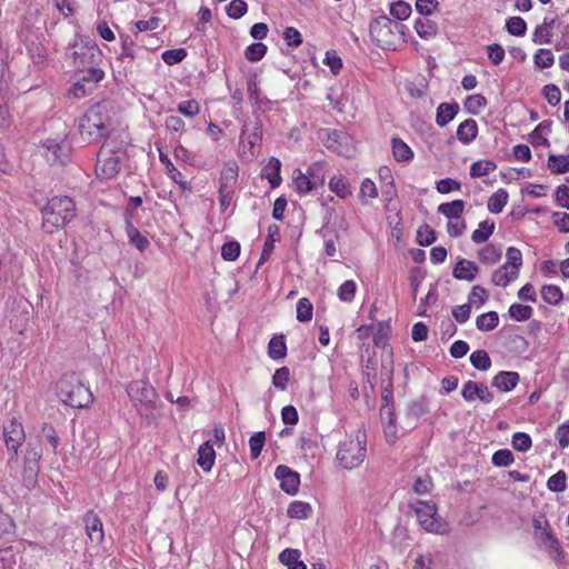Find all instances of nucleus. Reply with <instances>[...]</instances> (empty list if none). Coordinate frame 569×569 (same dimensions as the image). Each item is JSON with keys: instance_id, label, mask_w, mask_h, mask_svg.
Returning a JSON list of instances; mask_svg holds the SVG:
<instances>
[{"instance_id": "5fc2aeb1", "label": "nucleus", "mask_w": 569, "mask_h": 569, "mask_svg": "<svg viewBox=\"0 0 569 569\" xmlns=\"http://www.w3.org/2000/svg\"><path fill=\"white\" fill-rule=\"evenodd\" d=\"M533 61L537 67L546 69L553 64L555 57L550 49H539L535 53Z\"/></svg>"}, {"instance_id": "58836bf2", "label": "nucleus", "mask_w": 569, "mask_h": 569, "mask_svg": "<svg viewBox=\"0 0 569 569\" xmlns=\"http://www.w3.org/2000/svg\"><path fill=\"white\" fill-rule=\"evenodd\" d=\"M497 169V164L492 160H478L470 167V176L480 178L489 174Z\"/></svg>"}, {"instance_id": "7c9ffc66", "label": "nucleus", "mask_w": 569, "mask_h": 569, "mask_svg": "<svg viewBox=\"0 0 569 569\" xmlns=\"http://www.w3.org/2000/svg\"><path fill=\"white\" fill-rule=\"evenodd\" d=\"M293 182L296 184V189L300 194H307L312 190L317 189L315 182L303 173L300 169H296L293 171Z\"/></svg>"}, {"instance_id": "6e6552de", "label": "nucleus", "mask_w": 569, "mask_h": 569, "mask_svg": "<svg viewBox=\"0 0 569 569\" xmlns=\"http://www.w3.org/2000/svg\"><path fill=\"white\" fill-rule=\"evenodd\" d=\"M402 24L393 22L386 14L377 17L369 26V32L378 47L389 48L393 43L396 31H401Z\"/></svg>"}, {"instance_id": "680f3d73", "label": "nucleus", "mask_w": 569, "mask_h": 569, "mask_svg": "<svg viewBox=\"0 0 569 569\" xmlns=\"http://www.w3.org/2000/svg\"><path fill=\"white\" fill-rule=\"evenodd\" d=\"M187 57V50L183 48L179 49H169L163 51L162 60L168 66H173L181 62Z\"/></svg>"}, {"instance_id": "412c9836", "label": "nucleus", "mask_w": 569, "mask_h": 569, "mask_svg": "<svg viewBox=\"0 0 569 569\" xmlns=\"http://www.w3.org/2000/svg\"><path fill=\"white\" fill-rule=\"evenodd\" d=\"M478 134V124L473 119H466L458 126L457 138L463 144L472 142Z\"/></svg>"}, {"instance_id": "f03ea898", "label": "nucleus", "mask_w": 569, "mask_h": 569, "mask_svg": "<svg viewBox=\"0 0 569 569\" xmlns=\"http://www.w3.org/2000/svg\"><path fill=\"white\" fill-rule=\"evenodd\" d=\"M367 457V436L365 431L357 430L346 437L338 445L336 459L347 470L358 468Z\"/></svg>"}, {"instance_id": "864d4df0", "label": "nucleus", "mask_w": 569, "mask_h": 569, "mask_svg": "<svg viewBox=\"0 0 569 569\" xmlns=\"http://www.w3.org/2000/svg\"><path fill=\"white\" fill-rule=\"evenodd\" d=\"M487 106V99L482 94H471L465 101V108L471 114H477Z\"/></svg>"}, {"instance_id": "9d476101", "label": "nucleus", "mask_w": 569, "mask_h": 569, "mask_svg": "<svg viewBox=\"0 0 569 569\" xmlns=\"http://www.w3.org/2000/svg\"><path fill=\"white\" fill-rule=\"evenodd\" d=\"M43 154L50 164H66L70 159L71 146L64 139H47L42 142Z\"/></svg>"}, {"instance_id": "473e14b6", "label": "nucleus", "mask_w": 569, "mask_h": 569, "mask_svg": "<svg viewBox=\"0 0 569 569\" xmlns=\"http://www.w3.org/2000/svg\"><path fill=\"white\" fill-rule=\"evenodd\" d=\"M508 202V192L505 189L497 190L488 200V210L491 213H500Z\"/></svg>"}, {"instance_id": "c85d7f7f", "label": "nucleus", "mask_w": 569, "mask_h": 569, "mask_svg": "<svg viewBox=\"0 0 569 569\" xmlns=\"http://www.w3.org/2000/svg\"><path fill=\"white\" fill-rule=\"evenodd\" d=\"M429 400L427 397L421 396L420 398L411 401L407 408V418L418 420L420 417L428 412Z\"/></svg>"}, {"instance_id": "5701e85b", "label": "nucleus", "mask_w": 569, "mask_h": 569, "mask_svg": "<svg viewBox=\"0 0 569 569\" xmlns=\"http://www.w3.org/2000/svg\"><path fill=\"white\" fill-rule=\"evenodd\" d=\"M280 168V160L271 157L269 162L262 169V177L269 181L271 188H276L281 183Z\"/></svg>"}, {"instance_id": "20e7f679", "label": "nucleus", "mask_w": 569, "mask_h": 569, "mask_svg": "<svg viewBox=\"0 0 569 569\" xmlns=\"http://www.w3.org/2000/svg\"><path fill=\"white\" fill-rule=\"evenodd\" d=\"M126 391L141 418L148 423L154 420L153 409L158 393L146 380H134L128 383Z\"/></svg>"}, {"instance_id": "ddd939ff", "label": "nucleus", "mask_w": 569, "mask_h": 569, "mask_svg": "<svg viewBox=\"0 0 569 569\" xmlns=\"http://www.w3.org/2000/svg\"><path fill=\"white\" fill-rule=\"evenodd\" d=\"M93 126L98 127L104 136H108L109 129L112 126L110 108L107 102L97 103L92 106L84 114Z\"/></svg>"}, {"instance_id": "2eb2a0df", "label": "nucleus", "mask_w": 569, "mask_h": 569, "mask_svg": "<svg viewBox=\"0 0 569 569\" xmlns=\"http://www.w3.org/2000/svg\"><path fill=\"white\" fill-rule=\"evenodd\" d=\"M274 476L280 480V488L288 495H296L299 490L300 476L288 466L280 465L276 468Z\"/></svg>"}, {"instance_id": "4468645a", "label": "nucleus", "mask_w": 569, "mask_h": 569, "mask_svg": "<svg viewBox=\"0 0 569 569\" xmlns=\"http://www.w3.org/2000/svg\"><path fill=\"white\" fill-rule=\"evenodd\" d=\"M461 396L466 401L479 399L483 403H490L493 400V393L483 382L468 380L463 383Z\"/></svg>"}, {"instance_id": "f8f14e48", "label": "nucleus", "mask_w": 569, "mask_h": 569, "mask_svg": "<svg viewBox=\"0 0 569 569\" xmlns=\"http://www.w3.org/2000/svg\"><path fill=\"white\" fill-rule=\"evenodd\" d=\"M77 42L69 44L67 56L71 58L77 67L91 66L101 56V51L96 43L87 42L79 50L73 49Z\"/></svg>"}, {"instance_id": "39448f33", "label": "nucleus", "mask_w": 569, "mask_h": 569, "mask_svg": "<svg viewBox=\"0 0 569 569\" xmlns=\"http://www.w3.org/2000/svg\"><path fill=\"white\" fill-rule=\"evenodd\" d=\"M126 149L121 143L104 141L97 154L96 172L102 179H112L121 170Z\"/></svg>"}, {"instance_id": "a211bd4d", "label": "nucleus", "mask_w": 569, "mask_h": 569, "mask_svg": "<svg viewBox=\"0 0 569 569\" xmlns=\"http://www.w3.org/2000/svg\"><path fill=\"white\" fill-rule=\"evenodd\" d=\"M519 378L518 372L500 371L492 378L491 386L502 392H509L516 388L519 382Z\"/></svg>"}, {"instance_id": "dca6fc26", "label": "nucleus", "mask_w": 569, "mask_h": 569, "mask_svg": "<svg viewBox=\"0 0 569 569\" xmlns=\"http://www.w3.org/2000/svg\"><path fill=\"white\" fill-rule=\"evenodd\" d=\"M83 522L90 541L100 545L104 537L101 519L93 511H88L83 517Z\"/></svg>"}, {"instance_id": "72a5a7b5", "label": "nucleus", "mask_w": 569, "mask_h": 569, "mask_svg": "<svg viewBox=\"0 0 569 569\" xmlns=\"http://www.w3.org/2000/svg\"><path fill=\"white\" fill-rule=\"evenodd\" d=\"M380 418L385 428V433L387 436L396 435V413L393 406L381 407Z\"/></svg>"}, {"instance_id": "bf43d9fd", "label": "nucleus", "mask_w": 569, "mask_h": 569, "mask_svg": "<svg viewBox=\"0 0 569 569\" xmlns=\"http://www.w3.org/2000/svg\"><path fill=\"white\" fill-rule=\"evenodd\" d=\"M491 461L496 467H508L515 461V458L509 449H500L492 455Z\"/></svg>"}, {"instance_id": "4c0bfd02", "label": "nucleus", "mask_w": 569, "mask_h": 569, "mask_svg": "<svg viewBox=\"0 0 569 569\" xmlns=\"http://www.w3.org/2000/svg\"><path fill=\"white\" fill-rule=\"evenodd\" d=\"M499 323V316L496 311H489L480 315L476 319V326L480 331H491Z\"/></svg>"}, {"instance_id": "a19ab883", "label": "nucleus", "mask_w": 569, "mask_h": 569, "mask_svg": "<svg viewBox=\"0 0 569 569\" xmlns=\"http://www.w3.org/2000/svg\"><path fill=\"white\" fill-rule=\"evenodd\" d=\"M471 365L480 371H487L491 367V359L486 350H476L470 356Z\"/></svg>"}, {"instance_id": "e2e57ef3", "label": "nucleus", "mask_w": 569, "mask_h": 569, "mask_svg": "<svg viewBox=\"0 0 569 569\" xmlns=\"http://www.w3.org/2000/svg\"><path fill=\"white\" fill-rule=\"evenodd\" d=\"M507 262L503 266H507V268L511 267V271H517L522 264V254L521 251L515 247H509L507 249Z\"/></svg>"}, {"instance_id": "c9c22d12", "label": "nucleus", "mask_w": 569, "mask_h": 569, "mask_svg": "<svg viewBox=\"0 0 569 569\" xmlns=\"http://www.w3.org/2000/svg\"><path fill=\"white\" fill-rule=\"evenodd\" d=\"M274 234H277V236L279 234V228H278V226L272 224L268 228V238L266 239V241L263 243L262 252H261L260 259L258 261L257 268H259L262 263H264L269 259V257L274 248V246H273V242H274L273 236Z\"/></svg>"}, {"instance_id": "6ab92c4d", "label": "nucleus", "mask_w": 569, "mask_h": 569, "mask_svg": "<svg viewBox=\"0 0 569 569\" xmlns=\"http://www.w3.org/2000/svg\"><path fill=\"white\" fill-rule=\"evenodd\" d=\"M214 460L216 451L211 441L208 440L198 448L197 463L204 472H209L214 465Z\"/></svg>"}, {"instance_id": "603ef678", "label": "nucleus", "mask_w": 569, "mask_h": 569, "mask_svg": "<svg viewBox=\"0 0 569 569\" xmlns=\"http://www.w3.org/2000/svg\"><path fill=\"white\" fill-rule=\"evenodd\" d=\"M266 435L263 431L254 432L249 439L250 456L252 459H257L264 446Z\"/></svg>"}, {"instance_id": "f704fd0d", "label": "nucleus", "mask_w": 569, "mask_h": 569, "mask_svg": "<svg viewBox=\"0 0 569 569\" xmlns=\"http://www.w3.org/2000/svg\"><path fill=\"white\" fill-rule=\"evenodd\" d=\"M495 231V222L490 220H485L479 223L478 229H476L472 234L471 239L475 243H482L486 242L490 236Z\"/></svg>"}, {"instance_id": "bb28decb", "label": "nucleus", "mask_w": 569, "mask_h": 569, "mask_svg": "<svg viewBox=\"0 0 569 569\" xmlns=\"http://www.w3.org/2000/svg\"><path fill=\"white\" fill-rule=\"evenodd\" d=\"M311 513V505L300 500L292 501L287 509L288 517L292 519H307Z\"/></svg>"}, {"instance_id": "6e6d98bb", "label": "nucleus", "mask_w": 569, "mask_h": 569, "mask_svg": "<svg viewBox=\"0 0 569 569\" xmlns=\"http://www.w3.org/2000/svg\"><path fill=\"white\" fill-rule=\"evenodd\" d=\"M357 284L353 280H346L338 288V297L343 302H351L355 299Z\"/></svg>"}, {"instance_id": "0eeeda50", "label": "nucleus", "mask_w": 569, "mask_h": 569, "mask_svg": "<svg viewBox=\"0 0 569 569\" xmlns=\"http://www.w3.org/2000/svg\"><path fill=\"white\" fill-rule=\"evenodd\" d=\"M2 435L4 445L10 451L7 466L11 471L18 465V451L26 440V433L22 425L16 418H12L3 425Z\"/></svg>"}, {"instance_id": "423d86ee", "label": "nucleus", "mask_w": 569, "mask_h": 569, "mask_svg": "<svg viewBox=\"0 0 569 569\" xmlns=\"http://www.w3.org/2000/svg\"><path fill=\"white\" fill-rule=\"evenodd\" d=\"M410 507L415 510L418 522L425 531L437 535L448 532V525L438 516L435 503L416 500L410 503Z\"/></svg>"}, {"instance_id": "c03bdc74", "label": "nucleus", "mask_w": 569, "mask_h": 569, "mask_svg": "<svg viewBox=\"0 0 569 569\" xmlns=\"http://www.w3.org/2000/svg\"><path fill=\"white\" fill-rule=\"evenodd\" d=\"M532 308L527 305L513 303L509 307V316L516 321H527L532 316Z\"/></svg>"}, {"instance_id": "8fccbe9b", "label": "nucleus", "mask_w": 569, "mask_h": 569, "mask_svg": "<svg viewBox=\"0 0 569 569\" xmlns=\"http://www.w3.org/2000/svg\"><path fill=\"white\" fill-rule=\"evenodd\" d=\"M437 239L436 231L428 224L419 227L417 230V242L419 246L428 247L432 244Z\"/></svg>"}, {"instance_id": "774afa93", "label": "nucleus", "mask_w": 569, "mask_h": 569, "mask_svg": "<svg viewBox=\"0 0 569 569\" xmlns=\"http://www.w3.org/2000/svg\"><path fill=\"white\" fill-rule=\"evenodd\" d=\"M555 437L561 449L569 446V420L558 426Z\"/></svg>"}, {"instance_id": "2f4dec72", "label": "nucleus", "mask_w": 569, "mask_h": 569, "mask_svg": "<svg viewBox=\"0 0 569 569\" xmlns=\"http://www.w3.org/2000/svg\"><path fill=\"white\" fill-rule=\"evenodd\" d=\"M501 249L497 246L489 243L478 252L479 260L485 264H495L501 259Z\"/></svg>"}, {"instance_id": "cd10ccee", "label": "nucleus", "mask_w": 569, "mask_h": 569, "mask_svg": "<svg viewBox=\"0 0 569 569\" xmlns=\"http://www.w3.org/2000/svg\"><path fill=\"white\" fill-rule=\"evenodd\" d=\"M268 356L272 360H280L287 356V346L283 336H274L268 345Z\"/></svg>"}, {"instance_id": "c756f323", "label": "nucleus", "mask_w": 569, "mask_h": 569, "mask_svg": "<svg viewBox=\"0 0 569 569\" xmlns=\"http://www.w3.org/2000/svg\"><path fill=\"white\" fill-rule=\"evenodd\" d=\"M547 166L552 173H567L569 172V154H549Z\"/></svg>"}, {"instance_id": "49530a36", "label": "nucleus", "mask_w": 569, "mask_h": 569, "mask_svg": "<svg viewBox=\"0 0 569 569\" xmlns=\"http://www.w3.org/2000/svg\"><path fill=\"white\" fill-rule=\"evenodd\" d=\"M391 331V327L389 322L380 321L377 325V330L373 335V343L377 347L385 348L387 346V341L389 339V335Z\"/></svg>"}, {"instance_id": "338daca9", "label": "nucleus", "mask_w": 569, "mask_h": 569, "mask_svg": "<svg viewBox=\"0 0 569 569\" xmlns=\"http://www.w3.org/2000/svg\"><path fill=\"white\" fill-rule=\"evenodd\" d=\"M104 77V71L100 68H96V67H90L87 72L81 77V81L84 82L86 84H89L90 86V89H92V87L100 82Z\"/></svg>"}, {"instance_id": "e433bc0d", "label": "nucleus", "mask_w": 569, "mask_h": 569, "mask_svg": "<svg viewBox=\"0 0 569 569\" xmlns=\"http://www.w3.org/2000/svg\"><path fill=\"white\" fill-rule=\"evenodd\" d=\"M329 188L340 198H346L351 194L350 183L342 176H333L329 181Z\"/></svg>"}, {"instance_id": "7ed1b4c3", "label": "nucleus", "mask_w": 569, "mask_h": 569, "mask_svg": "<svg viewBox=\"0 0 569 569\" xmlns=\"http://www.w3.org/2000/svg\"><path fill=\"white\" fill-rule=\"evenodd\" d=\"M57 395L67 406L84 408L92 402V393L76 373L63 375L57 383Z\"/></svg>"}, {"instance_id": "ea45409f", "label": "nucleus", "mask_w": 569, "mask_h": 569, "mask_svg": "<svg viewBox=\"0 0 569 569\" xmlns=\"http://www.w3.org/2000/svg\"><path fill=\"white\" fill-rule=\"evenodd\" d=\"M507 266H502L492 272L491 280L496 286L507 287L509 282L517 278V271H507Z\"/></svg>"}, {"instance_id": "3c124183", "label": "nucleus", "mask_w": 569, "mask_h": 569, "mask_svg": "<svg viewBox=\"0 0 569 569\" xmlns=\"http://www.w3.org/2000/svg\"><path fill=\"white\" fill-rule=\"evenodd\" d=\"M313 306L307 298H300L297 302V319L300 322L310 321L312 319Z\"/></svg>"}, {"instance_id": "4d7b16f0", "label": "nucleus", "mask_w": 569, "mask_h": 569, "mask_svg": "<svg viewBox=\"0 0 569 569\" xmlns=\"http://www.w3.org/2000/svg\"><path fill=\"white\" fill-rule=\"evenodd\" d=\"M511 443L517 451L527 452L532 446V440L526 432H516L512 436Z\"/></svg>"}, {"instance_id": "9b49d317", "label": "nucleus", "mask_w": 569, "mask_h": 569, "mask_svg": "<svg viewBox=\"0 0 569 569\" xmlns=\"http://www.w3.org/2000/svg\"><path fill=\"white\" fill-rule=\"evenodd\" d=\"M262 141V123L257 119L253 123L251 132H247V126L243 127L240 136V144L242 147V156L251 160L259 153Z\"/></svg>"}, {"instance_id": "a878e982", "label": "nucleus", "mask_w": 569, "mask_h": 569, "mask_svg": "<svg viewBox=\"0 0 569 569\" xmlns=\"http://www.w3.org/2000/svg\"><path fill=\"white\" fill-rule=\"evenodd\" d=\"M415 29L422 39L433 38L438 33V24L428 18H419L415 22Z\"/></svg>"}, {"instance_id": "052dcab7", "label": "nucleus", "mask_w": 569, "mask_h": 569, "mask_svg": "<svg viewBox=\"0 0 569 569\" xmlns=\"http://www.w3.org/2000/svg\"><path fill=\"white\" fill-rule=\"evenodd\" d=\"M325 166L321 162H313L309 168L307 169V176L310 177L312 182H315V186H323L325 183Z\"/></svg>"}, {"instance_id": "4be33fe9", "label": "nucleus", "mask_w": 569, "mask_h": 569, "mask_svg": "<svg viewBox=\"0 0 569 569\" xmlns=\"http://www.w3.org/2000/svg\"><path fill=\"white\" fill-rule=\"evenodd\" d=\"M459 112V104L457 102L447 103L442 102L437 108L436 122L439 127L447 126L456 114Z\"/></svg>"}, {"instance_id": "37998d69", "label": "nucleus", "mask_w": 569, "mask_h": 569, "mask_svg": "<svg viewBox=\"0 0 569 569\" xmlns=\"http://www.w3.org/2000/svg\"><path fill=\"white\" fill-rule=\"evenodd\" d=\"M547 488L552 492H563L567 488V475L563 470L557 471L547 481Z\"/></svg>"}, {"instance_id": "aec40b11", "label": "nucleus", "mask_w": 569, "mask_h": 569, "mask_svg": "<svg viewBox=\"0 0 569 569\" xmlns=\"http://www.w3.org/2000/svg\"><path fill=\"white\" fill-rule=\"evenodd\" d=\"M79 131L81 134V138L89 142H98L100 139L106 138L104 133L99 130L98 127L93 126L91 121H89L84 116L80 118L79 121Z\"/></svg>"}, {"instance_id": "a18cd8bd", "label": "nucleus", "mask_w": 569, "mask_h": 569, "mask_svg": "<svg viewBox=\"0 0 569 569\" xmlns=\"http://www.w3.org/2000/svg\"><path fill=\"white\" fill-rule=\"evenodd\" d=\"M411 6L403 1V0H398L396 2H392L391 6H390V14L398 19V20H406L410 17L411 14Z\"/></svg>"}, {"instance_id": "0e129e2a", "label": "nucleus", "mask_w": 569, "mask_h": 569, "mask_svg": "<svg viewBox=\"0 0 569 569\" xmlns=\"http://www.w3.org/2000/svg\"><path fill=\"white\" fill-rule=\"evenodd\" d=\"M240 254V243L228 241L221 247V257L227 261H234Z\"/></svg>"}, {"instance_id": "f257e3e1", "label": "nucleus", "mask_w": 569, "mask_h": 569, "mask_svg": "<svg viewBox=\"0 0 569 569\" xmlns=\"http://www.w3.org/2000/svg\"><path fill=\"white\" fill-rule=\"evenodd\" d=\"M42 229L47 233H53L63 228L76 216V204L67 196L53 197L41 209Z\"/></svg>"}, {"instance_id": "de8ad7c7", "label": "nucleus", "mask_w": 569, "mask_h": 569, "mask_svg": "<svg viewBox=\"0 0 569 569\" xmlns=\"http://www.w3.org/2000/svg\"><path fill=\"white\" fill-rule=\"evenodd\" d=\"M267 53V46L262 42H254L247 47L244 57L248 61H260Z\"/></svg>"}, {"instance_id": "393cba45", "label": "nucleus", "mask_w": 569, "mask_h": 569, "mask_svg": "<svg viewBox=\"0 0 569 569\" xmlns=\"http://www.w3.org/2000/svg\"><path fill=\"white\" fill-rule=\"evenodd\" d=\"M392 153L398 162H409L413 158L411 148L400 138L391 140Z\"/></svg>"}, {"instance_id": "1a4fd4ad", "label": "nucleus", "mask_w": 569, "mask_h": 569, "mask_svg": "<svg viewBox=\"0 0 569 569\" xmlns=\"http://www.w3.org/2000/svg\"><path fill=\"white\" fill-rule=\"evenodd\" d=\"M40 459H41V450L38 446H32L28 443L26 452L23 455V467L21 472V478L23 486L31 490L38 483V475L40 471Z\"/></svg>"}, {"instance_id": "09e8293b", "label": "nucleus", "mask_w": 569, "mask_h": 569, "mask_svg": "<svg viewBox=\"0 0 569 569\" xmlns=\"http://www.w3.org/2000/svg\"><path fill=\"white\" fill-rule=\"evenodd\" d=\"M506 29L511 36L522 37L527 31V23L521 17H511L506 22Z\"/></svg>"}, {"instance_id": "69168bd1", "label": "nucleus", "mask_w": 569, "mask_h": 569, "mask_svg": "<svg viewBox=\"0 0 569 569\" xmlns=\"http://www.w3.org/2000/svg\"><path fill=\"white\" fill-rule=\"evenodd\" d=\"M552 34L553 33L541 23L536 27L532 33V41L538 44H549L551 43Z\"/></svg>"}, {"instance_id": "79ce46f5", "label": "nucleus", "mask_w": 569, "mask_h": 569, "mask_svg": "<svg viewBox=\"0 0 569 569\" xmlns=\"http://www.w3.org/2000/svg\"><path fill=\"white\" fill-rule=\"evenodd\" d=\"M541 296L545 302L556 306L562 300V291L558 286L546 284L541 289Z\"/></svg>"}, {"instance_id": "13d9d810", "label": "nucleus", "mask_w": 569, "mask_h": 569, "mask_svg": "<svg viewBox=\"0 0 569 569\" xmlns=\"http://www.w3.org/2000/svg\"><path fill=\"white\" fill-rule=\"evenodd\" d=\"M248 10L247 2L243 0H232L227 7L226 12L231 19H240Z\"/></svg>"}, {"instance_id": "f3484780", "label": "nucleus", "mask_w": 569, "mask_h": 569, "mask_svg": "<svg viewBox=\"0 0 569 569\" xmlns=\"http://www.w3.org/2000/svg\"><path fill=\"white\" fill-rule=\"evenodd\" d=\"M478 272L479 267L476 262L460 258L452 270V276L457 280H466L471 282L476 279Z\"/></svg>"}, {"instance_id": "b1692460", "label": "nucleus", "mask_w": 569, "mask_h": 569, "mask_svg": "<svg viewBox=\"0 0 569 569\" xmlns=\"http://www.w3.org/2000/svg\"><path fill=\"white\" fill-rule=\"evenodd\" d=\"M465 204V201L461 199H457L451 202H445L438 207V212L450 220H459L463 213Z\"/></svg>"}]
</instances>
